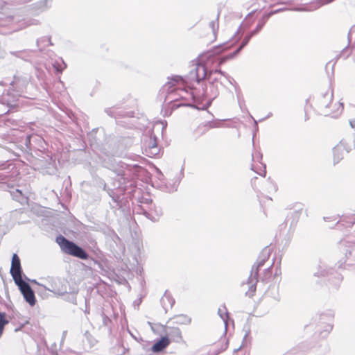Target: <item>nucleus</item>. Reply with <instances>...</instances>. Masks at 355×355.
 Masks as SVG:
<instances>
[{
	"mask_svg": "<svg viewBox=\"0 0 355 355\" xmlns=\"http://www.w3.org/2000/svg\"><path fill=\"white\" fill-rule=\"evenodd\" d=\"M241 25L235 33L234 39L231 44L223 43L216 46L211 51L206 55V61H197L190 66V71L185 76L174 75L168 77V81L165 87L171 89L176 84L182 83L191 91L194 105L178 103V98H175L173 89L168 92L165 101L171 104L172 109H176L181 106H190L198 110H206L212 103V101L219 95L218 84L223 85L220 78L216 76V74L223 76L232 84L231 79L225 71L220 69V67L227 60L221 62L222 59L226 55H220L223 51L228 50L240 39L243 33H241Z\"/></svg>",
	"mask_w": 355,
	"mask_h": 355,
	"instance_id": "f257e3e1",
	"label": "nucleus"
},
{
	"mask_svg": "<svg viewBox=\"0 0 355 355\" xmlns=\"http://www.w3.org/2000/svg\"><path fill=\"white\" fill-rule=\"evenodd\" d=\"M30 78L27 76H14L7 92L0 95V115L7 114L10 109L16 107L20 97H27V87ZM7 85L4 81H0V93L4 91Z\"/></svg>",
	"mask_w": 355,
	"mask_h": 355,
	"instance_id": "f03ea898",
	"label": "nucleus"
},
{
	"mask_svg": "<svg viewBox=\"0 0 355 355\" xmlns=\"http://www.w3.org/2000/svg\"><path fill=\"white\" fill-rule=\"evenodd\" d=\"M112 171L116 176L112 179L110 188L107 189V194L116 203V206L121 207V197L125 193H134L135 187L133 182L127 178L128 172L130 171L128 164L120 162L119 167L113 168Z\"/></svg>",
	"mask_w": 355,
	"mask_h": 355,
	"instance_id": "7ed1b4c3",
	"label": "nucleus"
},
{
	"mask_svg": "<svg viewBox=\"0 0 355 355\" xmlns=\"http://www.w3.org/2000/svg\"><path fill=\"white\" fill-rule=\"evenodd\" d=\"M99 131V128H94L89 133L88 136L92 142V145H96L99 150L107 156H119L121 154L123 147L121 142V139L114 135L105 137L104 141L101 143V140L94 136V134Z\"/></svg>",
	"mask_w": 355,
	"mask_h": 355,
	"instance_id": "20e7f679",
	"label": "nucleus"
},
{
	"mask_svg": "<svg viewBox=\"0 0 355 355\" xmlns=\"http://www.w3.org/2000/svg\"><path fill=\"white\" fill-rule=\"evenodd\" d=\"M56 242L65 254L82 260H87L89 258V254L84 248L62 235L56 237Z\"/></svg>",
	"mask_w": 355,
	"mask_h": 355,
	"instance_id": "39448f33",
	"label": "nucleus"
},
{
	"mask_svg": "<svg viewBox=\"0 0 355 355\" xmlns=\"http://www.w3.org/2000/svg\"><path fill=\"white\" fill-rule=\"evenodd\" d=\"M275 11H270L269 12L263 14L262 17L259 20L258 24L256 26V28L249 32L244 37L241 43L239 44V46L236 48L235 51L228 54L227 57H225L222 59L221 62H223L224 61L229 60L231 59H233L236 55L239 54V53L242 51V49L248 44L250 39L255 35H257L264 26L266 21L268 20V19L275 15Z\"/></svg>",
	"mask_w": 355,
	"mask_h": 355,
	"instance_id": "423d86ee",
	"label": "nucleus"
},
{
	"mask_svg": "<svg viewBox=\"0 0 355 355\" xmlns=\"http://www.w3.org/2000/svg\"><path fill=\"white\" fill-rule=\"evenodd\" d=\"M334 313L328 310L319 316V320L316 327V333L322 338H326L332 331L334 327Z\"/></svg>",
	"mask_w": 355,
	"mask_h": 355,
	"instance_id": "0eeeda50",
	"label": "nucleus"
},
{
	"mask_svg": "<svg viewBox=\"0 0 355 355\" xmlns=\"http://www.w3.org/2000/svg\"><path fill=\"white\" fill-rule=\"evenodd\" d=\"M333 98L332 93H326L322 95L318 99L317 102V109L320 114L324 116H332L333 117L336 116L338 114L341 113L343 105V103H340L338 106L336 112L334 114L329 109V105L331 104V101Z\"/></svg>",
	"mask_w": 355,
	"mask_h": 355,
	"instance_id": "6e6552de",
	"label": "nucleus"
},
{
	"mask_svg": "<svg viewBox=\"0 0 355 355\" xmlns=\"http://www.w3.org/2000/svg\"><path fill=\"white\" fill-rule=\"evenodd\" d=\"M35 137L31 134L21 133L19 141L15 144L14 149H12L13 153L19 157L21 154L26 155V159H29L28 157H33L31 150V140Z\"/></svg>",
	"mask_w": 355,
	"mask_h": 355,
	"instance_id": "1a4fd4ad",
	"label": "nucleus"
},
{
	"mask_svg": "<svg viewBox=\"0 0 355 355\" xmlns=\"http://www.w3.org/2000/svg\"><path fill=\"white\" fill-rule=\"evenodd\" d=\"M352 140V137L347 135L333 148L334 164L339 162L343 159L344 151L349 153L354 148V142Z\"/></svg>",
	"mask_w": 355,
	"mask_h": 355,
	"instance_id": "9d476101",
	"label": "nucleus"
},
{
	"mask_svg": "<svg viewBox=\"0 0 355 355\" xmlns=\"http://www.w3.org/2000/svg\"><path fill=\"white\" fill-rule=\"evenodd\" d=\"M263 259L258 257L257 263L252 266L250 275L248 277L246 284L248 285V291H246L245 295L250 297H252L254 294L257 288V283L258 282V275L259 268L265 263Z\"/></svg>",
	"mask_w": 355,
	"mask_h": 355,
	"instance_id": "9b49d317",
	"label": "nucleus"
},
{
	"mask_svg": "<svg viewBox=\"0 0 355 355\" xmlns=\"http://www.w3.org/2000/svg\"><path fill=\"white\" fill-rule=\"evenodd\" d=\"M70 284L65 279L51 277L48 279V286H44V290L52 292L56 295H64L67 292V288Z\"/></svg>",
	"mask_w": 355,
	"mask_h": 355,
	"instance_id": "f8f14e48",
	"label": "nucleus"
},
{
	"mask_svg": "<svg viewBox=\"0 0 355 355\" xmlns=\"http://www.w3.org/2000/svg\"><path fill=\"white\" fill-rule=\"evenodd\" d=\"M143 153L149 157H155L160 153V148L157 144V137L154 135L146 136L142 141Z\"/></svg>",
	"mask_w": 355,
	"mask_h": 355,
	"instance_id": "ddd939ff",
	"label": "nucleus"
},
{
	"mask_svg": "<svg viewBox=\"0 0 355 355\" xmlns=\"http://www.w3.org/2000/svg\"><path fill=\"white\" fill-rule=\"evenodd\" d=\"M340 244L347 248L346 265L355 272V239L349 236L346 240L341 241Z\"/></svg>",
	"mask_w": 355,
	"mask_h": 355,
	"instance_id": "4468645a",
	"label": "nucleus"
},
{
	"mask_svg": "<svg viewBox=\"0 0 355 355\" xmlns=\"http://www.w3.org/2000/svg\"><path fill=\"white\" fill-rule=\"evenodd\" d=\"M15 284L20 290L26 302H28L30 306H34L36 303L35 293L28 282L22 280L21 282H18Z\"/></svg>",
	"mask_w": 355,
	"mask_h": 355,
	"instance_id": "2eb2a0df",
	"label": "nucleus"
},
{
	"mask_svg": "<svg viewBox=\"0 0 355 355\" xmlns=\"http://www.w3.org/2000/svg\"><path fill=\"white\" fill-rule=\"evenodd\" d=\"M10 272L15 283L23 280V271L21 266L20 259L17 254H13L12 255Z\"/></svg>",
	"mask_w": 355,
	"mask_h": 355,
	"instance_id": "dca6fc26",
	"label": "nucleus"
},
{
	"mask_svg": "<svg viewBox=\"0 0 355 355\" xmlns=\"http://www.w3.org/2000/svg\"><path fill=\"white\" fill-rule=\"evenodd\" d=\"M334 271V268L329 267L325 262L320 260L315 266L313 274L314 277H323L329 275H332Z\"/></svg>",
	"mask_w": 355,
	"mask_h": 355,
	"instance_id": "f3484780",
	"label": "nucleus"
},
{
	"mask_svg": "<svg viewBox=\"0 0 355 355\" xmlns=\"http://www.w3.org/2000/svg\"><path fill=\"white\" fill-rule=\"evenodd\" d=\"M53 0H41L31 5L32 10L36 14L47 11L51 8Z\"/></svg>",
	"mask_w": 355,
	"mask_h": 355,
	"instance_id": "a211bd4d",
	"label": "nucleus"
},
{
	"mask_svg": "<svg viewBox=\"0 0 355 355\" xmlns=\"http://www.w3.org/2000/svg\"><path fill=\"white\" fill-rule=\"evenodd\" d=\"M170 344V339L167 336L161 337L151 347V350L154 353L163 352Z\"/></svg>",
	"mask_w": 355,
	"mask_h": 355,
	"instance_id": "6ab92c4d",
	"label": "nucleus"
},
{
	"mask_svg": "<svg viewBox=\"0 0 355 355\" xmlns=\"http://www.w3.org/2000/svg\"><path fill=\"white\" fill-rule=\"evenodd\" d=\"M168 337L175 343H180L182 340V336L180 329L178 327L167 326L165 329Z\"/></svg>",
	"mask_w": 355,
	"mask_h": 355,
	"instance_id": "aec40b11",
	"label": "nucleus"
},
{
	"mask_svg": "<svg viewBox=\"0 0 355 355\" xmlns=\"http://www.w3.org/2000/svg\"><path fill=\"white\" fill-rule=\"evenodd\" d=\"M105 113L111 116L114 117L115 119H118L120 117H124V116H130L129 113L127 112H125L120 107H108L105 110Z\"/></svg>",
	"mask_w": 355,
	"mask_h": 355,
	"instance_id": "412c9836",
	"label": "nucleus"
},
{
	"mask_svg": "<svg viewBox=\"0 0 355 355\" xmlns=\"http://www.w3.org/2000/svg\"><path fill=\"white\" fill-rule=\"evenodd\" d=\"M161 304L163 309L165 311V313L168 311L169 309H171L175 304V300L171 295V294L168 293L166 291L164 295L162 297L160 300Z\"/></svg>",
	"mask_w": 355,
	"mask_h": 355,
	"instance_id": "4be33fe9",
	"label": "nucleus"
},
{
	"mask_svg": "<svg viewBox=\"0 0 355 355\" xmlns=\"http://www.w3.org/2000/svg\"><path fill=\"white\" fill-rule=\"evenodd\" d=\"M78 292V289L69 285V286L67 288V292L64 294V295H62L64 297V300L73 304H76V295Z\"/></svg>",
	"mask_w": 355,
	"mask_h": 355,
	"instance_id": "5701e85b",
	"label": "nucleus"
},
{
	"mask_svg": "<svg viewBox=\"0 0 355 355\" xmlns=\"http://www.w3.org/2000/svg\"><path fill=\"white\" fill-rule=\"evenodd\" d=\"M32 51L29 49H24L21 51H11L9 52L10 55L15 57L16 58L21 59L24 61H29L31 56Z\"/></svg>",
	"mask_w": 355,
	"mask_h": 355,
	"instance_id": "b1692460",
	"label": "nucleus"
},
{
	"mask_svg": "<svg viewBox=\"0 0 355 355\" xmlns=\"http://www.w3.org/2000/svg\"><path fill=\"white\" fill-rule=\"evenodd\" d=\"M10 194L12 198L23 205L27 202L28 198L23 193V192L18 189L10 191Z\"/></svg>",
	"mask_w": 355,
	"mask_h": 355,
	"instance_id": "393cba45",
	"label": "nucleus"
},
{
	"mask_svg": "<svg viewBox=\"0 0 355 355\" xmlns=\"http://www.w3.org/2000/svg\"><path fill=\"white\" fill-rule=\"evenodd\" d=\"M174 324H189L191 322V318L187 315L180 314L175 315L171 319Z\"/></svg>",
	"mask_w": 355,
	"mask_h": 355,
	"instance_id": "a878e982",
	"label": "nucleus"
},
{
	"mask_svg": "<svg viewBox=\"0 0 355 355\" xmlns=\"http://www.w3.org/2000/svg\"><path fill=\"white\" fill-rule=\"evenodd\" d=\"M36 44L39 48L40 51H42L43 48L47 46H53V44L51 42V37L44 36L38 38L36 41Z\"/></svg>",
	"mask_w": 355,
	"mask_h": 355,
	"instance_id": "bb28decb",
	"label": "nucleus"
},
{
	"mask_svg": "<svg viewBox=\"0 0 355 355\" xmlns=\"http://www.w3.org/2000/svg\"><path fill=\"white\" fill-rule=\"evenodd\" d=\"M307 349V345L306 343H302L297 346V348L289 352L287 355H304V351Z\"/></svg>",
	"mask_w": 355,
	"mask_h": 355,
	"instance_id": "cd10ccee",
	"label": "nucleus"
},
{
	"mask_svg": "<svg viewBox=\"0 0 355 355\" xmlns=\"http://www.w3.org/2000/svg\"><path fill=\"white\" fill-rule=\"evenodd\" d=\"M218 315L223 320L225 327L227 326V320L229 318V313L225 305H223L222 308H219L218 310Z\"/></svg>",
	"mask_w": 355,
	"mask_h": 355,
	"instance_id": "c85d7f7f",
	"label": "nucleus"
},
{
	"mask_svg": "<svg viewBox=\"0 0 355 355\" xmlns=\"http://www.w3.org/2000/svg\"><path fill=\"white\" fill-rule=\"evenodd\" d=\"M10 188H12V186H10V184L8 183L7 175L4 173H0V189L2 190H7Z\"/></svg>",
	"mask_w": 355,
	"mask_h": 355,
	"instance_id": "c756f323",
	"label": "nucleus"
},
{
	"mask_svg": "<svg viewBox=\"0 0 355 355\" xmlns=\"http://www.w3.org/2000/svg\"><path fill=\"white\" fill-rule=\"evenodd\" d=\"M339 222H345L347 227H351L355 223V214L343 216V218L340 220L337 221L336 224H338Z\"/></svg>",
	"mask_w": 355,
	"mask_h": 355,
	"instance_id": "7c9ffc66",
	"label": "nucleus"
},
{
	"mask_svg": "<svg viewBox=\"0 0 355 355\" xmlns=\"http://www.w3.org/2000/svg\"><path fill=\"white\" fill-rule=\"evenodd\" d=\"M84 337L90 347H94L97 343V340L88 331L85 332Z\"/></svg>",
	"mask_w": 355,
	"mask_h": 355,
	"instance_id": "2f4dec72",
	"label": "nucleus"
},
{
	"mask_svg": "<svg viewBox=\"0 0 355 355\" xmlns=\"http://www.w3.org/2000/svg\"><path fill=\"white\" fill-rule=\"evenodd\" d=\"M270 253H271V249L268 246H267L262 250L259 257L261 259H263V261H266L268 259V258L270 255Z\"/></svg>",
	"mask_w": 355,
	"mask_h": 355,
	"instance_id": "473e14b6",
	"label": "nucleus"
},
{
	"mask_svg": "<svg viewBox=\"0 0 355 355\" xmlns=\"http://www.w3.org/2000/svg\"><path fill=\"white\" fill-rule=\"evenodd\" d=\"M140 213L144 214L147 218L150 219V220L155 222L156 221V217H153V213L151 211L145 209L143 207H139Z\"/></svg>",
	"mask_w": 355,
	"mask_h": 355,
	"instance_id": "72a5a7b5",
	"label": "nucleus"
},
{
	"mask_svg": "<svg viewBox=\"0 0 355 355\" xmlns=\"http://www.w3.org/2000/svg\"><path fill=\"white\" fill-rule=\"evenodd\" d=\"M150 211H151L153 213V217H156V221L162 214V209L159 207H156L155 205L150 207Z\"/></svg>",
	"mask_w": 355,
	"mask_h": 355,
	"instance_id": "f704fd0d",
	"label": "nucleus"
},
{
	"mask_svg": "<svg viewBox=\"0 0 355 355\" xmlns=\"http://www.w3.org/2000/svg\"><path fill=\"white\" fill-rule=\"evenodd\" d=\"M277 188L275 185V182L270 180V178H268L266 182V191L268 193L271 192H275L277 191Z\"/></svg>",
	"mask_w": 355,
	"mask_h": 355,
	"instance_id": "c9c22d12",
	"label": "nucleus"
},
{
	"mask_svg": "<svg viewBox=\"0 0 355 355\" xmlns=\"http://www.w3.org/2000/svg\"><path fill=\"white\" fill-rule=\"evenodd\" d=\"M218 17H219V14H218L217 15V18L216 20H214V21H211L210 23H209V27L211 28L212 30V32L214 35V37H216V33L218 29Z\"/></svg>",
	"mask_w": 355,
	"mask_h": 355,
	"instance_id": "e433bc0d",
	"label": "nucleus"
},
{
	"mask_svg": "<svg viewBox=\"0 0 355 355\" xmlns=\"http://www.w3.org/2000/svg\"><path fill=\"white\" fill-rule=\"evenodd\" d=\"M221 123H222L221 121H218V120L211 121H208L206 123L205 126L208 127L209 128H215L220 127Z\"/></svg>",
	"mask_w": 355,
	"mask_h": 355,
	"instance_id": "4c0bfd02",
	"label": "nucleus"
},
{
	"mask_svg": "<svg viewBox=\"0 0 355 355\" xmlns=\"http://www.w3.org/2000/svg\"><path fill=\"white\" fill-rule=\"evenodd\" d=\"M62 64L63 67H62L58 62H55V64H53V67L55 69L56 71L58 73H62L64 69L67 67V64L65 62L62 60Z\"/></svg>",
	"mask_w": 355,
	"mask_h": 355,
	"instance_id": "58836bf2",
	"label": "nucleus"
},
{
	"mask_svg": "<svg viewBox=\"0 0 355 355\" xmlns=\"http://www.w3.org/2000/svg\"><path fill=\"white\" fill-rule=\"evenodd\" d=\"M8 323L6 313L0 312V327H5Z\"/></svg>",
	"mask_w": 355,
	"mask_h": 355,
	"instance_id": "ea45409f",
	"label": "nucleus"
},
{
	"mask_svg": "<svg viewBox=\"0 0 355 355\" xmlns=\"http://www.w3.org/2000/svg\"><path fill=\"white\" fill-rule=\"evenodd\" d=\"M180 177H178L175 178V180L174 181V182L173 183V185L171 187V189H169V191L170 192H173L174 191H176L177 190V188L180 182Z\"/></svg>",
	"mask_w": 355,
	"mask_h": 355,
	"instance_id": "a19ab883",
	"label": "nucleus"
},
{
	"mask_svg": "<svg viewBox=\"0 0 355 355\" xmlns=\"http://www.w3.org/2000/svg\"><path fill=\"white\" fill-rule=\"evenodd\" d=\"M24 277H25V279H26V282H32L33 284H35L38 285L40 287H41V288H44V286H46V285L43 284H42V283H40V282H37V280H35V279H30L29 278H28V277H27L26 276H25V275H24Z\"/></svg>",
	"mask_w": 355,
	"mask_h": 355,
	"instance_id": "79ce46f5",
	"label": "nucleus"
},
{
	"mask_svg": "<svg viewBox=\"0 0 355 355\" xmlns=\"http://www.w3.org/2000/svg\"><path fill=\"white\" fill-rule=\"evenodd\" d=\"M296 224H297V220H295L294 218H293L291 222V224H290L289 232H293L294 230Z\"/></svg>",
	"mask_w": 355,
	"mask_h": 355,
	"instance_id": "37998d69",
	"label": "nucleus"
},
{
	"mask_svg": "<svg viewBox=\"0 0 355 355\" xmlns=\"http://www.w3.org/2000/svg\"><path fill=\"white\" fill-rule=\"evenodd\" d=\"M349 123L351 127L355 129V119L350 120ZM352 141L354 142V148H355V137L354 138L352 137Z\"/></svg>",
	"mask_w": 355,
	"mask_h": 355,
	"instance_id": "c03bdc74",
	"label": "nucleus"
},
{
	"mask_svg": "<svg viewBox=\"0 0 355 355\" xmlns=\"http://www.w3.org/2000/svg\"><path fill=\"white\" fill-rule=\"evenodd\" d=\"M272 291H275V293H274V295H273L272 297H273L275 300H276L279 301V294H278L277 288H275V287L274 286V287L272 288Z\"/></svg>",
	"mask_w": 355,
	"mask_h": 355,
	"instance_id": "a18cd8bd",
	"label": "nucleus"
},
{
	"mask_svg": "<svg viewBox=\"0 0 355 355\" xmlns=\"http://www.w3.org/2000/svg\"><path fill=\"white\" fill-rule=\"evenodd\" d=\"M108 322H111V320L106 316L105 315H103V323L104 325L107 326L108 324Z\"/></svg>",
	"mask_w": 355,
	"mask_h": 355,
	"instance_id": "49530a36",
	"label": "nucleus"
},
{
	"mask_svg": "<svg viewBox=\"0 0 355 355\" xmlns=\"http://www.w3.org/2000/svg\"><path fill=\"white\" fill-rule=\"evenodd\" d=\"M261 159H262V155L260 153H257L255 154H252V159L253 160L257 159L259 161Z\"/></svg>",
	"mask_w": 355,
	"mask_h": 355,
	"instance_id": "de8ad7c7",
	"label": "nucleus"
},
{
	"mask_svg": "<svg viewBox=\"0 0 355 355\" xmlns=\"http://www.w3.org/2000/svg\"><path fill=\"white\" fill-rule=\"evenodd\" d=\"M271 275V266L268 267L265 270V278H267V277H270Z\"/></svg>",
	"mask_w": 355,
	"mask_h": 355,
	"instance_id": "09e8293b",
	"label": "nucleus"
},
{
	"mask_svg": "<svg viewBox=\"0 0 355 355\" xmlns=\"http://www.w3.org/2000/svg\"><path fill=\"white\" fill-rule=\"evenodd\" d=\"M289 219H290V216H288L286 217V218L285 221H284L282 224H281V225H280V228H281V229H282V228H285V227H286V225H287V223L288 222Z\"/></svg>",
	"mask_w": 355,
	"mask_h": 355,
	"instance_id": "8fccbe9b",
	"label": "nucleus"
},
{
	"mask_svg": "<svg viewBox=\"0 0 355 355\" xmlns=\"http://www.w3.org/2000/svg\"><path fill=\"white\" fill-rule=\"evenodd\" d=\"M334 0H318V1L320 3V5L318 6H321L322 5H324V4H326L328 3H331Z\"/></svg>",
	"mask_w": 355,
	"mask_h": 355,
	"instance_id": "3c124183",
	"label": "nucleus"
},
{
	"mask_svg": "<svg viewBox=\"0 0 355 355\" xmlns=\"http://www.w3.org/2000/svg\"><path fill=\"white\" fill-rule=\"evenodd\" d=\"M14 20V17L12 16H8L6 18V22L8 24L12 23Z\"/></svg>",
	"mask_w": 355,
	"mask_h": 355,
	"instance_id": "603ef678",
	"label": "nucleus"
},
{
	"mask_svg": "<svg viewBox=\"0 0 355 355\" xmlns=\"http://www.w3.org/2000/svg\"><path fill=\"white\" fill-rule=\"evenodd\" d=\"M286 10V8H279V9L272 10V11H275L276 12H275V14H277V13H279L280 12L284 11Z\"/></svg>",
	"mask_w": 355,
	"mask_h": 355,
	"instance_id": "864d4df0",
	"label": "nucleus"
},
{
	"mask_svg": "<svg viewBox=\"0 0 355 355\" xmlns=\"http://www.w3.org/2000/svg\"><path fill=\"white\" fill-rule=\"evenodd\" d=\"M110 188V186H108L105 182L103 183V189L107 192V189Z\"/></svg>",
	"mask_w": 355,
	"mask_h": 355,
	"instance_id": "5fc2aeb1",
	"label": "nucleus"
},
{
	"mask_svg": "<svg viewBox=\"0 0 355 355\" xmlns=\"http://www.w3.org/2000/svg\"><path fill=\"white\" fill-rule=\"evenodd\" d=\"M144 202L146 203L147 205H149L150 206V207L153 206L152 205L153 200L151 199H146Z\"/></svg>",
	"mask_w": 355,
	"mask_h": 355,
	"instance_id": "6e6d98bb",
	"label": "nucleus"
},
{
	"mask_svg": "<svg viewBox=\"0 0 355 355\" xmlns=\"http://www.w3.org/2000/svg\"><path fill=\"white\" fill-rule=\"evenodd\" d=\"M260 175L263 176V177H265L266 176V166L264 165V170L263 171V173H259Z\"/></svg>",
	"mask_w": 355,
	"mask_h": 355,
	"instance_id": "4d7b16f0",
	"label": "nucleus"
},
{
	"mask_svg": "<svg viewBox=\"0 0 355 355\" xmlns=\"http://www.w3.org/2000/svg\"><path fill=\"white\" fill-rule=\"evenodd\" d=\"M253 120H254V127L256 128V130H258V124H257V121L252 117L251 116Z\"/></svg>",
	"mask_w": 355,
	"mask_h": 355,
	"instance_id": "13d9d810",
	"label": "nucleus"
},
{
	"mask_svg": "<svg viewBox=\"0 0 355 355\" xmlns=\"http://www.w3.org/2000/svg\"><path fill=\"white\" fill-rule=\"evenodd\" d=\"M67 334V331H64L62 332V340L65 338Z\"/></svg>",
	"mask_w": 355,
	"mask_h": 355,
	"instance_id": "bf43d9fd",
	"label": "nucleus"
},
{
	"mask_svg": "<svg viewBox=\"0 0 355 355\" xmlns=\"http://www.w3.org/2000/svg\"><path fill=\"white\" fill-rule=\"evenodd\" d=\"M5 327H0V337L2 335Z\"/></svg>",
	"mask_w": 355,
	"mask_h": 355,
	"instance_id": "052dcab7",
	"label": "nucleus"
},
{
	"mask_svg": "<svg viewBox=\"0 0 355 355\" xmlns=\"http://www.w3.org/2000/svg\"><path fill=\"white\" fill-rule=\"evenodd\" d=\"M271 115H272V113H269V114H268V115L266 117H265V118H263V119H261V120H260V121L265 120L266 119H267V118L270 117Z\"/></svg>",
	"mask_w": 355,
	"mask_h": 355,
	"instance_id": "680f3d73",
	"label": "nucleus"
},
{
	"mask_svg": "<svg viewBox=\"0 0 355 355\" xmlns=\"http://www.w3.org/2000/svg\"><path fill=\"white\" fill-rule=\"evenodd\" d=\"M130 334L131 335V336L136 340H137V338L136 336H135V335H133L130 331Z\"/></svg>",
	"mask_w": 355,
	"mask_h": 355,
	"instance_id": "e2e57ef3",
	"label": "nucleus"
},
{
	"mask_svg": "<svg viewBox=\"0 0 355 355\" xmlns=\"http://www.w3.org/2000/svg\"><path fill=\"white\" fill-rule=\"evenodd\" d=\"M248 334H249V332H248V331H247V332L245 333V336H244V339H245V338L248 336Z\"/></svg>",
	"mask_w": 355,
	"mask_h": 355,
	"instance_id": "0e129e2a",
	"label": "nucleus"
},
{
	"mask_svg": "<svg viewBox=\"0 0 355 355\" xmlns=\"http://www.w3.org/2000/svg\"><path fill=\"white\" fill-rule=\"evenodd\" d=\"M309 116H307V114H305V121L309 120Z\"/></svg>",
	"mask_w": 355,
	"mask_h": 355,
	"instance_id": "69168bd1",
	"label": "nucleus"
},
{
	"mask_svg": "<svg viewBox=\"0 0 355 355\" xmlns=\"http://www.w3.org/2000/svg\"><path fill=\"white\" fill-rule=\"evenodd\" d=\"M240 349H241V347H240L239 348H238V349H234V352H238Z\"/></svg>",
	"mask_w": 355,
	"mask_h": 355,
	"instance_id": "338daca9",
	"label": "nucleus"
},
{
	"mask_svg": "<svg viewBox=\"0 0 355 355\" xmlns=\"http://www.w3.org/2000/svg\"><path fill=\"white\" fill-rule=\"evenodd\" d=\"M166 125H163V126H162V130H163L164 128H166Z\"/></svg>",
	"mask_w": 355,
	"mask_h": 355,
	"instance_id": "774afa93",
	"label": "nucleus"
}]
</instances>
